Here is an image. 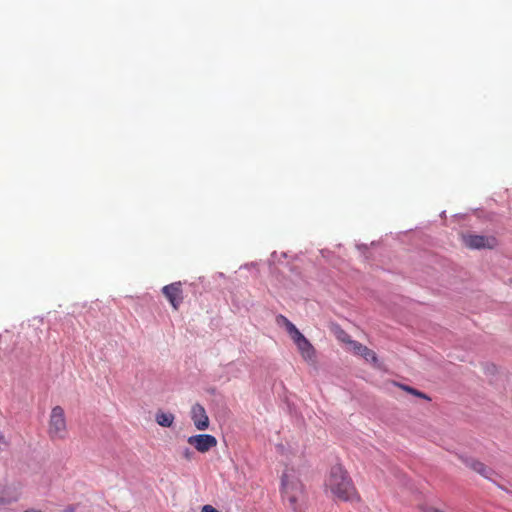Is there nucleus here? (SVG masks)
<instances>
[{
    "label": "nucleus",
    "instance_id": "nucleus-1",
    "mask_svg": "<svg viewBox=\"0 0 512 512\" xmlns=\"http://www.w3.org/2000/svg\"><path fill=\"white\" fill-rule=\"evenodd\" d=\"M325 487L341 501H359L360 497L349 477L341 465H335L325 481Z\"/></svg>",
    "mask_w": 512,
    "mask_h": 512
},
{
    "label": "nucleus",
    "instance_id": "nucleus-2",
    "mask_svg": "<svg viewBox=\"0 0 512 512\" xmlns=\"http://www.w3.org/2000/svg\"><path fill=\"white\" fill-rule=\"evenodd\" d=\"M282 497L294 512L304 511L305 492L301 481L284 472L282 475Z\"/></svg>",
    "mask_w": 512,
    "mask_h": 512
},
{
    "label": "nucleus",
    "instance_id": "nucleus-3",
    "mask_svg": "<svg viewBox=\"0 0 512 512\" xmlns=\"http://www.w3.org/2000/svg\"><path fill=\"white\" fill-rule=\"evenodd\" d=\"M47 435L52 442L64 441L68 438L69 430L64 409L57 405L51 409Z\"/></svg>",
    "mask_w": 512,
    "mask_h": 512
},
{
    "label": "nucleus",
    "instance_id": "nucleus-4",
    "mask_svg": "<svg viewBox=\"0 0 512 512\" xmlns=\"http://www.w3.org/2000/svg\"><path fill=\"white\" fill-rule=\"evenodd\" d=\"M188 444L193 446L198 452L206 453L217 446V439L210 434H197L188 437Z\"/></svg>",
    "mask_w": 512,
    "mask_h": 512
},
{
    "label": "nucleus",
    "instance_id": "nucleus-5",
    "mask_svg": "<svg viewBox=\"0 0 512 512\" xmlns=\"http://www.w3.org/2000/svg\"><path fill=\"white\" fill-rule=\"evenodd\" d=\"M162 293L174 310H178L183 303L184 295L181 282H173L162 288Z\"/></svg>",
    "mask_w": 512,
    "mask_h": 512
},
{
    "label": "nucleus",
    "instance_id": "nucleus-6",
    "mask_svg": "<svg viewBox=\"0 0 512 512\" xmlns=\"http://www.w3.org/2000/svg\"><path fill=\"white\" fill-rule=\"evenodd\" d=\"M462 239L465 246L471 249H492L496 245V238L483 235L466 234L462 236Z\"/></svg>",
    "mask_w": 512,
    "mask_h": 512
},
{
    "label": "nucleus",
    "instance_id": "nucleus-7",
    "mask_svg": "<svg viewBox=\"0 0 512 512\" xmlns=\"http://www.w3.org/2000/svg\"><path fill=\"white\" fill-rule=\"evenodd\" d=\"M191 419L197 430L204 431L209 428V417L201 404L196 403L192 406Z\"/></svg>",
    "mask_w": 512,
    "mask_h": 512
},
{
    "label": "nucleus",
    "instance_id": "nucleus-8",
    "mask_svg": "<svg viewBox=\"0 0 512 512\" xmlns=\"http://www.w3.org/2000/svg\"><path fill=\"white\" fill-rule=\"evenodd\" d=\"M297 346L302 358L310 363H314L316 359V351L309 340L302 334L299 338L293 340Z\"/></svg>",
    "mask_w": 512,
    "mask_h": 512
},
{
    "label": "nucleus",
    "instance_id": "nucleus-9",
    "mask_svg": "<svg viewBox=\"0 0 512 512\" xmlns=\"http://www.w3.org/2000/svg\"><path fill=\"white\" fill-rule=\"evenodd\" d=\"M348 345L349 350L352 351L354 354L363 357L366 361L372 362L374 365L377 364L378 358L376 353L373 350L369 349L367 346H364L355 340H349Z\"/></svg>",
    "mask_w": 512,
    "mask_h": 512
},
{
    "label": "nucleus",
    "instance_id": "nucleus-10",
    "mask_svg": "<svg viewBox=\"0 0 512 512\" xmlns=\"http://www.w3.org/2000/svg\"><path fill=\"white\" fill-rule=\"evenodd\" d=\"M461 459L467 467L480 474L484 478L492 479L493 475L495 474V472L490 467L476 459L468 457H462Z\"/></svg>",
    "mask_w": 512,
    "mask_h": 512
},
{
    "label": "nucleus",
    "instance_id": "nucleus-11",
    "mask_svg": "<svg viewBox=\"0 0 512 512\" xmlns=\"http://www.w3.org/2000/svg\"><path fill=\"white\" fill-rule=\"evenodd\" d=\"M20 492L14 488L0 483V503H11L19 499Z\"/></svg>",
    "mask_w": 512,
    "mask_h": 512
},
{
    "label": "nucleus",
    "instance_id": "nucleus-12",
    "mask_svg": "<svg viewBox=\"0 0 512 512\" xmlns=\"http://www.w3.org/2000/svg\"><path fill=\"white\" fill-rule=\"evenodd\" d=\"M174 419L175 417L173 414L165 412H158L155 417L157 424L162 427H171Z\"/></svg>",
    "mask_w": 512,
    "mask_h": 512
},
{
    "label": "nucleus",
    "instance_id": "nucleus-13",
    "mask_svg": "<svg viewBox=\"0 0 512 512\" xmlns=\"http://www.w3.org/2000/svg\"><path fill=\"white\" fill-rule=\"evenodd\" d=\"M290 335L292 340H295L296 338H299V336L302 335V333L298 330V328L290 321L288 322V325L284 326Z\"/></svg>",
    "mask_w": 512,
    "mask_h": 512
},
{
    "label": "nucleus",
    "instance_id": "nucleus-14",
    "mask_svg": "<svg viewBox=\"0 0 512 512\" xmlns=\"http://www.w3.org/2000/svg\"><path fill=\"white\" fill-rule=\"evenodd\" d=\"M290 335L292 340H295L296 338H299V336L302 335V333L298 330V328L290 321L288 322V325L284 326Z\"/></svg>",
    "mask_w": 512,
    "mask_h": 512
},
{
    "label": "nucleus",
    "instance_id": "nucleus-15",
    "mask_svg": "<svg viewBox=\"0 0 512 512\" xmlns=\"http://www.w3.org/2000/svg\"><path fill=\"white\" fill-rule=\"evenodd\" d=\"M404 389H405L406 391H408L409 393H411V394H413V395L417 396V397H421V398H424V399L429 400V397H428V396H426L424 393H422V392H420V391H418V390H416V389H414V388H412V387L405 386V387H404Z\"/></svg>",
    "mask_w": 512,
    "mask_h": 512
},
{
    "label": "nucleus",
    "instance_id": "nucleus-16",
    "mask_svg": "<svg viewBox=\"0 0 512 512\" xmlns=\"http://www.w3.org/2000/svg\"><path fill=\"white\" fill-rule=\"evenodd\" d=\"M193 455H194V453L189 448H187V447L184 448L183 451H182V456L187 461H191L193 459Z\"/></svg>",
    "mask_w": 512,
    "mask_h": 512
},
{
    "label": "nucleus",
    "instance_id": "nucleus-17",
    "mask_svg": "<svg viewBox=\"0 0 512 512\" xmlns=\"http://www.w3.org/2000/svg\"><path fill=\"white\" fill-rule=\"evenodd\" d=\"M288 322H290V320L287 317H285L284 315H278L276 317V323L278 325L286 326V325H288Z\"/></svg>",
    "mask_w": 512,
    "mask_h": 512
},
{
    "label": "nucleus",
    "instance_id": "nucleus-18",
    "mask_svg": "<svg viewBox=\"0 0 512 512\" xmlns=\"http://www.w3.org/2000/svg\"><path fill=\"white\" fill-rule=\"evenodd\" d=\"M338 339L341 340L342 342L346 343V344H348L349 340H352L350 338V336L347 333H345L344 331L340 332V334L338 336Z\"/></svg>",
    "mask_w": 512,
    "mask_h": 512
},
{
    "label": "nucleus",
    "instance_id": "nucleus-19",
    "mask_svg": "<svg viewBox=\"0 0 512 512\" xmlns=\"http://www.w3.org/2000/svg\"><path fill=\"white\" fill-rule=\"evenodd\" d=\"M201 512H219L217 509H215L211 505H204L201 509Z\"/></svg>",
    "mask_w": 512,
    "mask_h": 512
},
{
    "label": "nucleus",
    "instance_id": "nucleus-20",
    "mask_svg": "<svg viewBox=\"0 0 512 512\" xmlns=\"http://www.w3.org/2000/svg\"><path fill=\"white\" fill-rule=\"evenodd\" d=\"M63 512H75V507L74 506H68L66 507Z\"/></svg>",
    "mask_w": 512,
    "mask_h": 512
}]
</instances>
